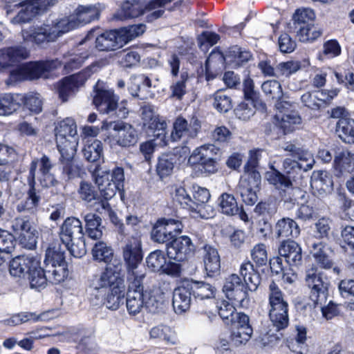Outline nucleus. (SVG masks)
Instances as JSON below:
<instances>
[{
	"mask_svg": "<svg viewBox=\"0 0 354 354\" xmlns=\"http://www.w3.org/2000/svg\"><path fill=\"white\" fill-rule=\"evenodd\" d=\"M99 15V10L95 6H79L68 17L47 20L40 26L23 30V38L37 44L53 42L63 34L98 19Z\"/></svg>",
	"mask_w": 354,
	"mask_h": 354,
	"instance_id": "f257e3e1",
	"label": "nucleus"
},
{
	"mask_svg": "<svg viewBox=\"0 0 354 354\" xmlns=\"http://www.w3.org/2000/svg\"><path fill=\"white\" fill-rule=\"evenodd\" d=\"M59 236L63 244L75 258L86 253L84 233L81 221L73 216L66 218L59 227Z\"/></svg>",
	"mask_w": 354,
	"mask_h": 354,
	"instance_id": "f03ea898",
	"label": "nucleus"
},
{
	"mask_svg": "<svg viewBox=\"0 0 354 354\" xmlns=\"http://www.w3.org/2000/svg\"><path fill=\"white\" fill-rule=\"evenodd\" d=\"M93 177L97 185L102 196L109 200L113 198L117 191L123 186L124 180V169L122 167H115L111 173L109 170H102L96 165L93 171Z\"/></svg>",
	"mask_w": 354,
	"mask_h": 354,
	"instance_id": "7ed1b4c3",
	"label": "nucleus"
},
{
	"mask_svg": "<svg viewBox=\"0 0 354 354\" xmlns=\"http://www.w3.org/2000/svg\"><path fill=\"white\" fill-rule=\"evenodd\" d=\"M122 263L118 261L107 263L104 270L100 274L94 276L90 283V288L97 291L103 296L107 290L124 286V280L121 276Z\"/></svg>",
	"mask_w": 354,
	"mask_h": 354,
	"instance_id": "20e7f679",
	"label": "nucleus"
},
{
	"mask_svg": "<svg viewBox=\"0 0 354 354\" xmlns=\"http://www.w3.org/2000/svg\"><path fill=\"white\" fill-rule=\"evenodd\" d=\"M61 66L58 59L46 62H29L12 71L6 81L8 84L24 80L46 78L47 73Z\"/></svg>",
	"mask_w": 354,
	"mask_h": 354,
	"instance_id": "39448f33",
	"label": "nucleus"
},
{
	"mask_svg": "<svg viewBox=\"0 0 354 354\" xmlns=\"http://www.w3.org/2000/svg\"><path fill=\"white\" fill-rule=\"evenodd\" d=\"M219 149L212 144H205L195 149L188 158L191 167H198L202 173L212 174L216 172Z\"/></svg>",
	"mask_w": 354,
	"mask_h": 354,
	"instance_id": "423d86ee",
	"label": "nucleus"
},
{
	"mask_svg": "<svg viewBox=\"0 0 354 354\" xmlns=\"http://www.w3.org/2000/svg\"><path fill=\"white\" fill-rule=\"evenodd\" d=\"M305 282L310 289V298L315 306L322 305L326 302L328 295V281L326 277L318 271L316 266L306 270Z\"/></svg>",
	"mask_w": 354,
	"mask_h": 354,
	"instance_id": "0eeeda50",
	"label": "nucleus"
},
{
	"mask_svg": "<svg viewBox=\"0 0 354 354\" xmlns=\"http://www.w3.org/2000/svg\"><path fill=\"white\" fill-rule=\"evenodd\" d=\"M55 132L58 151H64L69 147L77 149L79 137L77 125L73 118H66L57 122Z\"/></svg>",
	"mask_w": 354,
	"mask_h": 354,
	"instance_id": "6e6552de",
	"label": "nucleus"
},
{
	"mask_svg": "<svg viewBox=\"0 0 354 354\" xmlns=\"http://www.w3.org/2000/svg\"><path fill=\"white\" fill-rule=\"evenodd\" d=\"M56 3V0H25L16 4L21 10L17 15L11 19L14 24H20L30 21L38 15L46 12L48 8Z\"/></svg>",
	"mask_w": 354,
	"mask_h": 354,
	"instance_id": "1a4fd4ad",
	"label": "nucleus"
},
{
	"mask_svg": "<svg viewBox=\"0 0 354 354\" xmlns=\"http://www.w3.org/2000/svg\"><path fill=\"white\" fill-rule=\"evenodd\" d=\"M141 119L143 128L148 133H152L153 136L159 138L164 145H166L167 122L160 119L151 104H145L140 108Z\"/></svg>",
	"mask_w": 354,
	"mask_h": 354,
	"instance_id": "9d476101",
	"label": "nucleus"
},
{
	"mask_svg": "<svg viewBox=\"0 0 354 354\" xmlns=\"http://www.w3.org/2000/svg\"><path fill=\"white\" fill-rule=\"evenodd\" d=\"M102 130L113 131L111 136L115 140L117 144L121 147H129L133 145L137 141L136 129L127 123L122 121L106 120L102 122Z\"/></svg>",
	"mask_w": 354,
	"mask_h": 354,
	"instance_id": "9b49d317",
	"label": "nucleus"
},
{
	"mask_svg": "<svg viewBox=\"0 0 354 354\" xmlns=\"http://www.w3.org/2000/svg\"><path fill=\"white\" fill-rule=\"evenodd\" d=\"M94 93L93 104L100 113H109L116 109L118 98L102 82L98 81L96 83Z\"/></svg>",
	"mask_w": 354,
	"mask_h": 354,
	"instance_id": "f8f14e48",
	"label": "nucleus"
},
{
	"mask_svg": "<svg viewBox=\"0 0 354 354\" xmlns=\"http://www.w3.org/2000/svg\"><path fill=\"white\" fill-rule=\"evenodd\" d=\"M223 291L228 299L243 306L250 290L236 274H232L225 279Z\"/></svg>",
	"mask_w": 354,
	"mask_h": 354,
	"instance_id": "ddd939ff",
	"label": "nucleus"
},
{
	"mask_svg": "<svg viewBox=\"0 0 354 354\" xmlns=\"http://www.w3.org/2000/svg\"><path fill=\"white\" fill-rule=\"evenodd\" d=\"M200 129L201 122L197 117L185 119L179 116L174 122L171 138L173 141H178L183 138H192L197 136Z\"/></svg>",
	"mask_w": 354,
	"mask_h": 354,
	"instance_id": "4468645a",
	"label": "nucleus"
},
{
	"mask_svg": "<svg viewBox=\"0 0 354 354\" xmlns=\"http://www.w3.org/2000/svg\"><path fill=\"white\" fill-rule=\"evenodd\" d=\"M195 251V246L187 236H181L167 245V254L170 260L177 262L187 260Z\"/></svg>",
	"mask_w": 354,
	"mask_h": 354,
	"instance_id": "2eb2a0df",
	"label": "nucleus"
},
{
	"mask_svg": "<svg viewBox=\"0 0 354 354\" xmlns=\"http://www.w3.org/2000/svg\"><path fill=\"white\" fill-rule=\"evenodd\" d=\"M271 170L267 171L266 174V178L267 180L273 185L277 189L281 190L283 192V199L285 201H292L295 189L293 187L291 178L286 176L284 174L274 169L273 166L271 167Z\"/></svg>",
	"mask_w": 354,
	"mask_h": 354,
	"instance_id": "dca6fc26",
	"label": "nucleus"
},
{
	"mask_svg": "<svg viewBox=\"0 0 354 354\" xmlns=\"http://www.w3.org/2000/svg\"><path fill=\"white\" fill-rule=\"evenodd\" d=\"M261 88L268 98L275 101V107L277 109L292 106V103L288 101L287 94L283 92L282 86L277 80H271L264 82Z\"/></svg>",
	"mask_w": 354,
	"mask_h": 354,
	"instance_id": "f3484780",
	"label": "nucleus"
},
{
	"mask_svg": "<svg viewBox=\"0 0 354 354\" xmlns=\"http://www.w3.org/2000/svg\"><path fill=\"white\" fill-rule=\"evenodd\" d=\"M39 260L28 255L18 256L10 262L9 271L15 277H25L29 275L32 269H35Z\"/></svg>",
	"mask_w": 354,
	"mask_h": 354,
	"instance_id": "a211bd4d",
	"label": "nucleus"
},
{
	"mask_svg": "<svg viewBox=\"0 0 354 354\" xmlns=\"http://www.w3.org/2000/svg\"><path fill=\"white\" fill-rule=\"evenodd\" d=\"M29 53L22 46H14L0 49V69H6L17 65L28 57Z\"/></svg>",
	"mask_w": 354,
	"mask_h": 354,
	"instance_id": "6ab92c4d",
	"label": "nucleus"
},
{
	"mask_svg": "<svg viewBox=\"0 0 354 354\" xmlns=\"http://www.w3.org/2000/svg\"><path fill=\"white\" fill-rule=\"evenodd\" d=\"M122 256L127 270L140 268L142 254L139 242L136 239L128 241L123 247Z\"/></svg>",
	"mask_w": 354,
	"mask_h": 354,
	"instance_id": "aec40b11",
	"label": "nucleus"
},
{
	"mask_svg": "<svg viewBox=\"0 0 354 354\" xmlns=\"http://www.w3.org/2000/svg\"><path fill=\"white\" fill-rule=\"evenodd\" d=\"M192 293L187 281L174 289L173 292L172 305L176 313L187 311L191 305Z\"/></svg>",
	"mask_w": 354,
	"mask_h": 354,
	"instance_id": "412c9836",
	"label": "nucleus"
},
{
	"mask_svg": "<svg viewBox=\"0 0 354 354\" xmlns=\"http://www.w3.org/2000/svg\"><path fill=\"white\" fill-rule=\"evenodd\" d=\"M291 106L278 109L279 113L275 115L277 125L283 129L284 133L292 131L296 126L301 123V118L295 111H289Z\"/></svg>",
	"mask_w": 354,
	"mask_h": 354,
	"instance_id": "4be33fe9",
	"label": "nucleus"
},
{
	"mask_svg": "<svg viewBox=\"0 0 354 354\" xmlns=\"http://www.w3.org/2000/svg\"><path fill=\"white\" fill-rule=\"evenodd\" d=\"M30 187L26 199L17 204L16 209L18 212H26L30 214H35L38 210L40 196L38 195L35 189V182H33L32 176L30 177V182L28 181Z\"/></svg>",
	"mask_w": 354,
	"mask_h": 354,
	"instance_id": "5701e85b",
	"label": "nucleus"
},
{
	"mask_svg": "<svg viewBox=\"0 0 354 354\" xmlns=\"http://www.w3.org/2000/svg\"><path fill=\"white\" fill-rule=\"evenodd\" d=\"M278 252L290 266H298L301 262V248L294 241H283L279 247Z\"/></svg>",
	"mask_w": 354,
	"mask_h": 354,
	"instance_id": "b1692460",
	"label": "nucleus"
},
{
	"mask_svg": "<svg viewBox=\"0 0 354 354\" xmlns=\"http://www.w3.org/2000/svg\"><path fill=\"white\" fill-rule=\"evenodd\" d=\"M59 151L61 155L59 161L62 166V176L64 179L68 180L77 176L79 168L73 162L76 149H73L69 147V149Z\"/></svg>",
	"mask_w": 354,
	"mask_h": 354,
	"instance_id": "393cba45",
	"label": "nucleus"
},
{
	"mask_svg": "<svg viewBox=\"0 0 354 354\" xmlns=\"http://www.w3.org/2000/svg\"><path fill=\"white\" fill-rule=\"evenodd\" d=\"M122 46L118 30L106 31L95 39V47L101 51L115 50Z\"/></svg>",
	"mask_w": 354,
	"mask_h": 354,
	"instance_id": "a878e982",
	"label": "nucleus"
},
{
	"mask_svg": "<svg viewBox=\"0 0 354 354\" xmlns=\"http://www.w3.org/2000/svg\"><path fill=\"white\" fill-rule=\"evenodd\" d=\"M284 151L290 153L291 156L297 158L299 165L305 171L311 169L315 163L313 156L308 151L299 147L292 143H287L283 147Z\"/></svg>",
	"mask_w": 354,
	"mask_h": 354,
	"instance_id": "bb28decb",
	"label": "nucleus"
},
{
	"mask_svg": "<svg viewBox=\"0 0 354 354\" xmlns=\"http://www.w3.org/2000/svg\"><path fill=\"white\" fill-rule=\"evenodd\" d=\"M145 12V2L141 0L124 1L118 12L116 17L120 20L138 17Z\"/></svg>",
	"mask_w": 354,
	"mask_h": 354,
	"instance_id": "cd10ccee",
	"label": "nucleus"
},
{
	"mask_svg": "<svg viewBox=\"0 0 354 354\" xmlns=\"http://www.w3.org/2000/svg\"><path fill=\"white\" fill-rule=\"evenodd\" d=\"M205 269L209 277H214L220 272L221 263L218 252L214 247L206 245L203 248Z\"/></svg>",
	"mask_w": 354,
	"mask_h": 354,
	"instance_id": "c85d7f7f",
	"label": "nucleus"
},
{
	"mask_svg": "<svg viewBox=\"0 0 354 354\" xmlns=\"http://www.w3.org/2000/svg\"><path fill=\"white\" fill-rule=\"evenodd\" d=\"M288 304H280L270 306L269 317L277 330L283 329L288 325Z\"/></svg>",
	"mask_w": 354,
	"mask_h": 354,
	"instance_id": "c756f323",
	"label": "nucleus"
},
{
	"mask_svg": "<svg viewBox=\"0 0 354 354\" xmlns=\"http://www.w3.org/2000/svg\"><path fill=\"white\" fill-rule=\"evenodd\" d=\"M275 232L278 238H296L300 234V229L294 220L283 218L277 221Z\"/></svg>",
	"mask_w": 354,
	"mask_h": 354,
	"instance_id": "7c9ffc66",
	"label": "nucleus"
},
{
	"mask_svg": "<svg viewBox=\"0 0 354 354\" xmlns=\"http://www.w3.org/2000/svg\"><path fill=\"white\" fill-rule=\"evenodd\" d=\"M310 186L320 194L330 193L333 190V182L326 171H314L310 180Z\"/></svg>",
	"mask_w": 354,
	"mask_h": 354,
	"instance_id": "2f4dec72",
	"label": "nucleus"
},
{
	"mask_svg": "<svg viewBox=\"0 0 354 354\" xmlns=\"http://www.w3.org/2000/svg\"><path fill=\"white\" fill-rule=\"evenodd\" d=\"M239 272L250 291L256 290L260 284L261 278L259 272L254 270L253 264L249 261L243 262L241 265Z\"/></svg>",
	"mask_w": 354,
	"mask_h": 354,
	"instance_id": "473e14b6",
	"label": "nucleus"
},
{
	"mask_svg": "<svg viewBox=\"0 0 354 354\" xmlns=\"http://www.w3.org/2000/svg\"><path fill=\"white\" fill-rule=\"evenodd\" d=\"M329 248L322 242L312 244L311 254L316 262L322 268L329 269L333 266V261L328 254Z\"/></svg>",
	"mask_w": 354,
	"mask_h": 354,
	"instance_id": "72a5a7b5",
	"label": "nucleus"
},
{
	"mask_svg": "<svg viewBox=\"0 0 354 354\" xmlns=\"http://www.w3.org/2000/svg\"><path fill=\"white\" fill-rule=\"evenodd\" d=\"M177 156L174 153H162L158 157L156 165L157 174L161 178L170 176L176 164Z\"/></svg>",
	"mask_w": 354,
	"mask_h": 354,
	"instance_id": "f704fd0d",
	"label": "nucleus"
},
{
	"mask_svg": "<svg viewBox=\"0 0 354 354\" xmlns=\"http://www.w3.org/2000/svg\"><path fill=\"white\" fill-rule=\"evenodd\" d=\"M171 229L168 226L166 219L158 220L151 232V239L158 243H165L173 241Z\"/></svg>",
	"mask_w": 354,
	"mask_h": 354,
	"instance_id": "c9c22d12",
	"label": "nucleus"
},
{
	"mask_svg": "<svg viewBox=\"0 0 354 354\" xmlns=\"http://www.w3.org/2000/svg\"><path fill=\"white\" fill-rule=\"evenodd\" d=\"M187 283L192 295L196 299L203 300L214 297L215 290L209 283L197 281H188Z\"/></svg>",
	"mask_w": 354,
	"mask_h": 354,
	"instance_id": "e433bc0d",
	"label": "nucleus"
},
{
	"mask_svg": "<svg viewBox=\"0 0 354 354\" xmlns=\"http://www.w3.org/2000/svg\"><path fill=\"white\" fill-rule=\"evenodd\" d=\"M86 223V232L92 239H99L102 237L104 227L102 225V218L92 213L86 214L84 217Z\"/></svg>",
	"mask_w": 354,
	"mask_h": 354,
	"instance_id": "4c0bfd02",
	"label": "nucleus"
},
{
	"mask_svg": "<svg viewBox=\"0 0 354 354\" xmlns=\"http://www.w3.org/2000/svg\"><path fill=\"white\" fill-rule=\"evenodd\" d=\"M336 132L338 136L346 143H354V120L342 118L336 125Z\"/></svg>",
	"mask_w": 354,
	"mask_h": 354,
	"instance_id": "58836bf2",
	"label": "nucleus"
},
{
	"mask_svg": "<svg viewBox=\"0 0 354 354\" xmlns=\"http://www.w3.org/2000/svg\"><path fill=\"white\" fill-rule=\"evenodd\" d=\"M145 308L150 313H156L161 308L163 302V293L159 288L143 291Z\"/></svg>",
	"mask_w": 354,
	"mask_h": 354,
	"instance_id": "ea45409f",
	"label": "nucleus"
},
{
	"mask_svg": "<svg viewBox=\"0 0 354 354\" xmlns=\"http://www.w3.org/2000/svg\"><path fill=\"white\" fill-rule=\"evenodd\" d=\"M143 297V291H127L126 304L129 314L137 315L145 308V297Z\"/></svg>",
	"mask_w": 354,
	"mask_h": 354,
	"instance_id": "a19ab883",
	"label": "nucleus"
},
{
	"mask_svg": "<svg viewBox=\"0 0 354 354\" xmlns=\"http://www.w3.org/2000/svg\"><path fill=\"white\" fill-rule=\"evenodd\" d=\"M174 0H151L145 2V11L149 14L147 15V21L151 22L163 16L165 12V7Z\"/></svg>",
	"mask_w": 354,
	"mask_h": 354,
	"instance_id": "79ce46f5",
	"label": "nucleus"
},
{
	"mask_svg": "<svg viewBox=\"0 0 354 354\" xmlns=\"http://www.w3.org/2000/svg\"><path fill=\"white\" fill-rule=\"evenodd\" d=\"M149 336L151 339L163 340L167 344L174 345L177 343L175 333L170 327L165 325L153 327L149 331Z\"/></svg>",
	"mask_w": 354,
	"mask_h": 354,
	"instance_id": "37998d69",
	"label": "nucleus"
},
{
	"mask_svg": "<svg viewBox=\"0 0 354 354\" xmlns=\"http://www.w3.org/2000/svg\"><path fill=\"white\" fill-rule=\"evenodd\" d=\"M19 95L3 93L0 95V115H9L20 106L17 102Z\"/></svg>",
	"mask_w": 354,
	"mask_h": 354,
	"instance_id": "c03bdc74",
	"label": "nucleus"
},
{
	"mask_svg": "<svg viewBox=\"0 0 354 354\" xmlns=\"http://www.w3.org/2000/svg\"><path fill=\"white\" fill-rule=\"evenodd\" d=\"M39 167V172L45 173L50 171L53 165L50 159L46 155H43L41 158H35L32 160L30 166L29 174L27 177V181L30 180V177L32 176L33 182H35L36 171Z\"/></svg>",
	"mask_w": 354,
	"mask_h": 354,
	"instance_id": "a18cd8bd",
	"label": "nucleus"
},
{
	"mask_svg": "<svg viewBox=\"0 0 354 354\" xmlns=\"http://www.w3.org/2000/svg\"><path fill=\"white\" fill-rule=\"evenodd\" d=\"M30 286L32 289L40 290L44 288L47 285L48 278L46 273L40 266V263H37L35 269H32L27 277Z\"/></svg>",
	"mask_w": 354,
	"mask_h": 354,
	"instance_id": "49530a36",
	"label": "nucleus"
},
{
	"mask_svg": "<svg viewBox=\"0 0 354 354\" xmlns=\"http://www.w3.org/2000/svg\"><path fill=\"white\" fill-rule=\"evenodd\" d=\"M46 273L50 283L57 284L64 281L68 277L67 264L46 266Z\"/></svg>",
	"mask_w": 354,
	"mask_h": 354,
	"instance_id": "de8ad7c7",
	"label": "nucleus"
},
{
	"mask_svg": "<svg viewBox=\"0 0 354 354\" xmlns=\"http://www.w3.org/2000/svg\"><path fill=\"white\" fill-rule=\"evenodd\" d=\"M218 201V207L223 214L233 216L239 212V208L237 202L232 194L223 193L220 196Z\"/></svg>",
	"mask_w": 354,
	"mask_h": 354,
	"instance_id": "09e8293b",
	"label": "nucleus"
},
{
	"mask_svg": "<svg viewBox=\"0 0 354 354\" xmlns=\"http://www.w3.org/2000/svg\"><path fill=\"white\" fill-rule=\"evenodd\" d=\"M102 143L98 140L88 141L82 149L84 158L88 162H97L102 156Z\"/></svg>",
	"mask_w": 354,
	"mask_h": 354,
	"instance_id": "8fccbe9b",
	"label": "nucleus"
},
{
	"mask_svg": "<svg viewBox=\"0 0 354 354\" xmlns=\"http://www.w3.org/2000/svg\"><path fill=\"white\" fill-rule=\"evenodd\" d=\"M354 154L345 149H338L335 152V163L341 169L352 173L351 166L353 165Z\"/></svg>",
	"mask_w": 354,
	"mask_h": 354,
	"instance_id": "3c124183",
	"label": "nucleus"
},
{
	"mask_svg": "<svg viewBox=\"0 0 354 354\" xmlns=\"http://www.w3.org/2000/svg\"><path fill=\"white\" fill-rule=\"evenodd\" d=\"M315 16L313 10L310 8L298 9L293 15V26L296 30L299 27L310 25Z\"/></svg>",
	"mask_w": 354,
	"mask_h": 354,
	"instance_id": "603ef678",
	"label": "nucleus"
},
{
	"mask_svg": "<svg viewBox=\"0 0 354 354\" xmlns=\"http://www.w3.org/2000/svg\"><path fill=\"white\" fill-rule=\"evenodd\" d=\"M145 31L144 24H136L124 27L118 30L122 46L134 38L141 35Z\"/></svg>",
	"mask_w": 354,
	"mask_h": 354,
	"instance_id": "864d4df0",
	"label": "nucleus"
},
{
	"mask_svg": "<svg viewBox=\"0 0 354 354\" xmlns=\"http://www.w3.org/2000/svg\"><path fill=\"white\" fill-rule=\"evenodd\" d=\"M87 56L83 57L80 54L68 53L63 56L62 61H59L61 65H64V71L65 73H69L75 69L82 66Z\"/></svg>",
	"mask_w": 354,
	"mask_h": 354,
	"instance_id": "5fc2aeb1",
	"label": "nucleus"
},
{
	"mask_svg": "<svg viewBox=\"0 0 354 354\" xmlns=\"http://www.w3.org/2000/svg\"><path fill=\"white\" fill-rule=\"evenodd\" d=\"M251 57L252 55L250 52L243 50L237 46L231 47L226 54V59L228 62L234 63L236 65H240L247 62Z\"/></svg>",
	"mask_w": 354,
	"mask_h": 354,
	"instance_id": "6e6d98bb",
	"label": "nucleus"
},
{
	"mask_svg": "<svg viewBox=\"0 0 354 354\" xmlns=\"http://www.w3.org/2000/svg\"><path fill=\"white\" fill-rule=\"evenodd\" d=\"M145 274L138 268L127 270L128 290L143 291L142 281Z\"/></svg>",
	"mask_w": 354,
	"mask_h": 354,
	"instance_id": "4d7b16f0",
	"label": "nucleus"
},
{
	"mask_svg": "<svg viewBox=\"0 0 354 354\" xmlns=\"http://www.w3.org/2000/svg\"><path fill=\"white\" fill-rule=\"evenodd\" d=\"M92 254L95 260L108 263L111 261L113 252L112 248L108 246L106 243L100 241L95 244L92 250Z\"/></svg>",
	"mask_w": 354,
	"mask_h": 354,
	"instance_id": "13d9d810",
	"label": "nucleus"
},
{
	"mask_svg": "<svg viewBox=\"0 0 354 354\" xmlns=\"http://www.w3.org/2000/svg\"><path fill=\"white\" fill-rule=\"evenodd\" d=\"M124 286L118 288H113L108 293L105 305L110 310H117L121 304L123 303Z\"/></svg>",
	"mask_w": 354,
	"mask_h": 354,
	"instance_id": "bf43d9fd",
	"label": "nucleus"
},
{
	"mask_svg": "<svg viewBox=\"0 0 354 354\" xmlns=\"http://www.w3.org/2000/svg\"><path fill=\"white\" fill-rule=\"evenodd\" d=\"M15 248V239L8 231L0 228V265L4 261L2 254H8Z\"/></svg>",
	"mask_w": 354,
	"mask_h": 354,
	"instance_id": "052dcab7",
	"label": "nucleus"
},
{
	"mask_svg": "<svg viewBox=\"0 0 354 354\" xmlns=\"http://www.w3.org/2000/svg\"><path fill=\"white\" fill-rule=\"evenodd\" d=\"M296 32L299 39L302 42L313 41L322 35L320 28L315 26L313 24L299 27Z\"/></svg>",
	"mask_w": 354,
	"mask_h": 354,
	"instance_id": "680f3d73",
	"label": "nucleus"
},
{
	"mask_svg": "<svg viewBox=\"0 0 354 354\" xmlns=\"http://www.w3.org/2000/svg\"><path fill=\"white\" fill-rule=\"evenodd\" d=\"M24 106L31 112L39 113L42 111L43 100L41 96L37 93H29L21 97Z\"/></svg>",
	"mask_w": 354,
	"mask_h": 354,
	"instance_id": "e2e57ef3",
	"label": "nucleus"
},
{
	"mask_svg": "<svg viewBox=\"0 0 354 354\" xmlns=\"http://www.w3.org/2000/svg\"><path fill=\"white\" fill-rule=\"evenodd\" d=\"M171 194L173 200L183 208L192 211V208H194V206H195L192 201V198L189 196L183 187H175Z\"/></svg>",
	"mask_w": 354,
	"mask_h": 354,
	"instance_id": "0e129e2a",
	"label": "nucleus"
},
{
	"mask_svg": "<svg viewBox=\"0 0 354 354\" xmlns=\"http://www.w3.org/2000/svg\"><path fill=\"white\" fill-rule=\"evenodd\" d=\"M252 333V328H243L240 329L233 327L230 336L231 342L236 346L245 344L250 339Z\"/></svg>",
	"mask_w": 354,
	"mask_h": 354,
	"instance_id": "69168bd1",
	"label": "nucleus"
},
{
	"mask_svg": "<svg viewBox=\"0 0 354 354\" xmlns=\"http://www.w3.org/2000/svg\"><path fill=\"white\" fill-rule=\"evenodd\" d=\"M213 105L220 113H226L232 108V100L225 91L218 90L214 94Z\"/></svg>",
	"mask_w": 354,
	"mask_h": 354,
	"instance_id": "338daca9",
	"label": "nucleus"
},
{
	"mask_svg": "<svg viewBox=\"0 0 354 354\" xmlns=\"http://www.w3.org/2000/svg\"><path fill=\"white\" fill-rule=\"evenodd\" d=\"M338 289L343 297L351 299V301L348 304V308L354 310V279H345L342 280L339 283Z\"/></svg>",
	"mask_w": 354,
	"mask_h": 354,
	"instance_id": "774afa93",
	"label": "nucleus"
}]
</instances>
